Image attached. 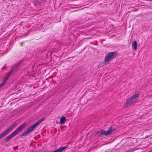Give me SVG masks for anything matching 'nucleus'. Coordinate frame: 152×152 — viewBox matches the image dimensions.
<instances>
[{"label": "nucleus", "mask_w": 152, "mask_h": 152, "mask_svg": "<svg viewBox=\"0 0 152 152\" xmlns=\"http://www.w3.org/2000/svg\"><path fill=\"white\" fill-rule=\"evenodd\" d=\"M132 48L135 50H136L137 48V43L136 41L133 42L132 43Z\"/></svg>", "instance_id": "9d476101"}, {"label": "nucleus", "mask_w": 152, "mask_h": 152, "mask_svg": "<svg viewBox=\"0 0 152 152\" xmlns=\"http://www.w3.org/2000/svg\"><path fill=\"white\" fill-rule=\"evenodd\" d=\"M19 64V63L16 64L13 66L12 69L7 74L6 77H4L3 80V82L0 85V87L3 86L5 84L10 74L13 72L14 70L18 67Z\"/></svg>", "instance_id": "39448f33"}, {"label": "nucleus", "mask_w": 152, "mask_h": 152, "mask_svg": "<svg viewBox=\"0 0 152 152\" xmlns=\"http://www.w3.org/2000/svg\"><path fill=\"white\" fill-rule=\"evenodd\" d=\"M9 132L7 129L0 134V139L7 134Z\"/></svg>", "instance_id": "6e6552de"}, {"label": "nucleus", "mask_w": 152, "mask_h": 152, "mask_svg": "<svg viewBox=\"0 0 152 152\" xmlns=\"http://www.w3.org/2000/svg\"><path fill=\"white\" fill-rule=\"evenodd\" d=\"M4 68V66L3 67V69Z\"/></svg>", "instance_id": "ddd939ff"}, {"label": "nucleus", "mask_w": 152, "mask_h": 152, "mask_svg": "<svg viewBox=\"0 0 152 152\" xmlns=\"http://www.w3.org/2000/svg\"><path fill=\"white\" fill-rule=\"evenodd\" d=\"M115 54H116V53ZM115 55V56H116V55Z\"/></svg>", "instance_id": "4468645a"}, {"label": "nucleus", "mask_w": 152, "mask_h": 152, "mask_svg": "<svg viewBox=\"0 0 152 152\" xmlns=\"http://www.w3.org/2000/svg\"><path fill=\"white\" fill-rule=\"evenodd\" d=\"M26 124H23L20 126L17 129H16L11 134L7 136L5 139V141L6 142H8L10 139L13 138L15 135L20 133L25 126Z\"/></svg>", "instance_id": "f257e3e1"}, {"label": "nucleus", "mask_w": 152, "mask_h": 152, "mask_svg": "<svg viewBox=\"0 0 152 152\" xmlns=\"http://www.w3.org/2000/svg\"><path fill=\"white\" fill-rule=\"evenodd\" d=\"M44 120V118L41 119L38 121L36 122L34 125L26 129L24 132H23L21 135V136H23L33 131L34 129L37 126L42 122Z\"/></svg>", "instance_id": "7ed1b4c3"}, {"label": "nucleus", "mask_w": 152, "mask_h": 152, "mask_svg": "<svg viewBox=\"0 0 152 152\" xmlns=\"http://www.w3.org/2000/svg\"><path fill=\"white\" fill-rule=\"evenodd\" d=\"M19 64V63L16 64L13 66L12 69L7 74L6 77H4L3 80V82L0 85V87L3 86L5 84L10 74L13 72L14 70L18 67Z\"/></svg>", "instance_id": "20e7f679"}, {"label": "nucleus", "mask_w": 152, "mask_h": 152, "mask_svg": "<svg viewBox=\"0 0 152 152\" xmlns=\"http://www.w3.org/2000/svg\"><path fill=\"white\" fill-rule=\"evenodd\" d=\"M112 132V129L111 128H110L107 131L101 130L99 133H100L101 134L107 136L110 134Z\"/></svg>", "instance_id": "0eeeda50"}, {"label": "nucleus", "mask_w": 152, "mask_h": 152, "mask_svg": "<svg viewBox=\"0 0 152 152\" xmlns=\"http://www.w3.org/2000/svg\"><path fill=\"white\" fill-rule=\"evenodd\" d=\"M17 125L16 123H14L13 125L10 126L9 128L7 129V130L9 132H10L12 130L13 128L15 127Z\"/></svg>", "instance_id": "9b49d317"}, {"label": "nucleus", "mask_w": 152, "mask_h": 152, "mask_svg": "<svg viewBox=\"0 0 152 152\" xmlns=\"http://www.w3.org/2000/svg\"><path fill=\"white\" fill-rule=\"evenodd\" d=\"M139 96V94H135L132 96L128 99L126 102L124 104V107L126 108L133 104L136 101Z\"/></svg>", "instance_id": "f03ea898"}, {"label": "nucleus", "mask_w": 152, "mask_h": 152, "mask_svg": "<svg viewBox=\"0 0 152 152\" xmlns=\"http://www.w3.org/2000/svg\"><path fill=\"white\" fill-rule=\"evenodd\" d=\"M115 53H116L115 52H111L108 53L105 57L104 61V64H107L110 58L114 56Z\"/></svg>", "instance_id": "423d86ee"}, {"label": "nucleus", "mask_w": 152, "mask_h": 152, "mask_svg": "<svg viewBox=\"0 0 152 152\" xmlns=\"http://www.w3.org/2000/svg\"><path fill=\"white\" fill-rule=\"evenodd\" d=\"M147 1H152V0H147Z\"/></svg>", "instance_id": "f8f14e48"}, {"label": "nucleus", "mask_w": 152, "mask_h": 152, "mask_svg": "<svg viewBox=\"0 0 152 152\" xmlns=\"http://www.w3.org/2000/svg\"><path fill=\"white\" fill-rule=\"evenodd\" d=\"M66 121V118L64 116H62L60 118V123L61 124H64Z\"/></svg>", "instance_id": "1a4fd4ad"}]
</instances>
